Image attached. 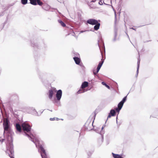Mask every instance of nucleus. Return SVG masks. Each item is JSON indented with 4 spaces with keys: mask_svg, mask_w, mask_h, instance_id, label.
<instances>
[{
    "mask_svg": "<svg viewBox=\"0 0 158 158\" xmlns=\"http://www.w3.org/2000/svg\"><path fill=\"white\" fill-rule=\"evenodd\" d=\"M13 4H10V5H9V7H10V6H13Z\"/></svg>",
    "mask_w": 158,
    "mask_h": 158,
    "instance_id": "09e8293b",
    "label": "nucleus"
},
{
    "mask_svg": "<svg viewBox=\"0 0 158 158\" xmlns=\"http://www.w3.org/2000/svg\"><path fill=\"white\" fill-rule=\"evenodd\" d=\"M96 114V113L95 112V111L94 112V115L93 116L94 117V119L92 123H91V120L90 119H89L85 123L84 125L85 127V130L87 131H90L92 130V127H93V123L94 122V120L95 119Z\"/></svg>",
    "mask_w": 158,
    "mask_h": 158,
    "instance_id": "20e7f679",
    "label": "nucleus"
},
{
    "mask_svg": "<svg viewBox=\"0 0 158 158\" xmlns=\"http://www.w3.org/2000/svg\"><path fill=\"white\" fill-rule=\"evenodd\" d=\"M0 141H1V140H0Z\"/></svg>",
    "mask_w": 158,
    "mask_h": 158,
    "instance_id": "e2e57ef3",
    "label": "nucleus"
},
{
    "mask_svg": "<svg viewBox=\"0 0 158 158\" xmlns=\"http://www.w3.org/2000/svg\"><path fill=\"white\" fill-rule=\"evenodd\" d=\"M56 120H57V121H58L59 119L57 118H56Z\"/></svg>",
    "mask_w": 158,
    "mask_h": 158,
    "instance_id": "49530a36",
    "label": "nucleus"
},
{
    "mask_svg": "<svg viewBox=\"0 0 158 158\" xmlns=\"http://www.w3.org/2000/svg\"><path fill=\"white\" fill-rule=\"evenodd\" d=\"M73 59L76 64L79 65L80 64L81 60L80 58L78 57L75 56Z\"/></svg>",
    "mask_w": 158,
    "mask_h": 158,
    "instance_id": "f8f14e48",
    "label": "nucleus"
},
{
    "mask_svg": "<svg viewBox=\"0 0 158 158\" xmlns=\"http://www.w3.org/2000/svg\"><path fill=\"white\" fill-rule=\"evenodd\" d=\"M115 109H116V112H118V113H119L120 110L121 109L119 108H118V107H116V108H115Z\"/></svg>",
    "mask_w": 158,
    "mask_h": 158,
    "instance_id": "7c9ffc66",
    "label": "nucleus"
},
{
    "mask_svg": "<svg viewBox=\"0 0 158 158\" xmlns=\"http://www.w3.org/2000/svg\"><path fill=\"white\" fill-rule=\"evenodd\" d=\"M102 85H105L108 89H110V87L109 86L107 85L106 82H105L104 81H102Z\"/></svg>",
    "mask_w": 158,
    "mask_h": 158,
    "instance_id": "b1692460",
    "label": "nucleus"
},
{
    "mask_svg": "<svg viewBox=\"0 0 158 158\" xmlns=\"http://www.w3.org/2000/svg\"><path fill=\"white\" fill-rule=\"evenodd\" d=\"M56 118H50V120L51 121H54L55 120Z\"/></svg>",
    "mask_w": 158,
    "mask_h": 158,
    "instance_id": "4c0bfd02",
    "label": "nucleus"
},
{
    "mask_svg": "<svg viewBox=\"0 0 158 158\" xmlns=\"http://www.w3.org/2000/svg\"><path fill=\"white\" fill-rule=\"evenodd\" d=\"M147 41V42H149V41Z\"/></svg>",
    "mask_w": 158,
    "mask_h": 158,
    "instance_id": "4d7b16f0",
    "label": "nucleus"
},
{
    "mask_svg": "<svg viewBox=\"0 0 158 158\" xmlns=\"http://www.w3.org/2000/svg\"><path fill=\"white\" fill-rule=\"evenodd\" d=\"M30 3L33 5H37L36 3V0H31L30 1Z\"/></svg>",
    "mask_w": 158,
    "mask_h": 158,
    "instance_id": "4be33fe9",
    "label": "nucleus"
},
{
    "mask_svg": "<svg viewBox=\"0 0 158 158\" xmlns=\"http://www.w3.org/2000/svg\"><path fill=\"white\" fill-rule=\"evenodd\" d=\"M103 2H104V1H102V0L98 2L99 4L100 5H102L103 4Z\"/></svg>",
    "mask_w": 158,
    "mask_h": 158,
    "instance_id": "72a5a7b5",
    "label": "nucleus"
},
{
    "mask_svg": "<svg viewBox=\"0 0 158 158\" xmlns=\"http://www.w3.org/2000/svg\"><path fill=\"white\" fill-rule=\"evenodd\" d=\"M32 114L35 116H39V115L38 113V112L36 111V110L35 109H34L33 111Z\"/></svg>",
    "mask_w": 158,
    "mask_h": 158,
    "instance_id": "bb28decb",
    "label": "nucleus"
},
{
    "mask_svg": "<svg viewBox=\"0 0 158 158\" xmlns=\"http://www.w3.org/2000/svg\"><path fill=\"white\" fill-rule=\"evenodd\" d=\"M101 52L102 56V58L101 59V61H100L99 63V64L98 65H99V66L101 67L104 63V59H103V56L102 55V53L101 51Z\"/></svg>",
    "mask_w": 158,
    "mask_h": 158,
    "instance_id": "f3484780",
    "label": "nucleus"
},
{
    "mask_svg": "<svg viewBox=\"0 0 158 158\" xmlns=\"http://www.w3.org/2000/svg\"><path fill=\"white\" fill-rule=\"evenodd\" d=\"M104 126H103L102 127V128H101V130L102 131H103L102 130L103 129V128H104Z\"/></svg>",
    "mask_w": 158,
    "mask_h": 158,
    "instance_id": "37998d69",
    "label": "nucleus"
},
{
    "mask_svg": "<svg viewBox=\"0 0 158 158\" xmlns=\"http://www.w3.org/2000/svg\"><path fill=\"white\" fill-rule=\"evenodd\" d=\"M36 3L37 4L40 6H42L43 4V2L41 1L40 0H36Z\"/></svg>",
    "mask_w": 158,
    "mask_h": 158,
    "instance_id": "a878e982",
    "label": "nucleus"
},
{
    "mask_svg": "<svg viewBox=\"0 0 158 158\" xmlns=\"http://www.w3.org/2000/svg\"><path fill=\"white\" fill-rule=\"evenodd\" d=\"M101 21L100 20H97L94 19H89L87 21V23L90 25H94L96 24L97 23L100 22Z\"/></svg>",
    "mask_w": 158,
    "mask_h": 158,
    "instance_id": "0eeeda50",
    "label": "nucleus"
},
{
    "mask_svg": "<svg viewBox=\"0 0 158 158\" xmlns=\"http://www.w3.org/2000/svg\"><path fill=\"white\" fill-rule=\"evenodd\" d=\"M140 61V59H138L137 63V66H138V67H139Z\"/></svg>",
    "mask_w": 158,
    "mask_h": 158,
    "instance_id": "473e14b6",
    "label": "nucleus"
},
{
    "mask_svg": "<svg viewBox=\"0 0 158 158\" xmlns=\"http://www.w3.org/2000/svg\"><path fill=\"white\" fill-rule=\"evenodd\" d=\"M126 34L127 35V36H128V37L129 38V36H128V35L127 34V33H126Z\"/></svg>",
    "mask_w": 158,
    "mask_h": 158,
    "instance_id": "3c124183",
    "label": "nucleus"
},
{
    "mask_svg": "<svg viewBox=\"0 0 158 158\" xmlns=\"http://www.w3.org/2000/svg\"><path fill=\"white\" fill-rule=\"evenodd\" d=\"M136 77H137V76H138V75H137V73H136Z\"/></svg>",
    "mask_w": 158,
    "mask_h": 158,
    "instance_id": "864d4df0",
    "label": "nucleus"
},
{
    "mask_svg": "<svg viewBox=\"0 0 158 158\" xmlns=\"http://www.w3.org/2000/svg\"><path fill=\"white\" fill-rule=\"evenodd\" d=\"M112 154L114 158H123L122 155L115 154L113 152L112 153Z\"/></svg>",
    "mask_w": 158,
    "mask_h": 158,
    "instance_id": "2eb2a0df",
    "label": "nucleus"
},
{
    "mask_svg": "<svg viewBox=\"0 0 158 158\" xmlns=\"http://www.w3.org/2000/svg\"><path fill=\"white\" fill-rule=\"evenodd\" d=\"M96 0H92L90 2H95Z\"/></svg>",
    "mask_w": 158,
    "mask_h": 158,
    "instance_id": "79ce46f5",
    "label": "nucleus"
},
{
    "mask_svg": "<svg viewBox=\"0 0 158 158\" xmlns=\"http://www.w3.org/2000/svg\"><path fill=\"white\" fill-rule=\"evenodd\" d=\"M101 136V138L99 139H98V142L99 146L101 145L102 144L104 140V136L103 135H102Z\"/></svg>",
    "mask_w": 158,
    "mask_h": 158,
    "instance_id": "a211bd4d",
    "label": "nucleus"
},
{
    "mask_svg": "<svg viewBox=\"0 0 158 158\" xmlns=\"http://www.w3.org/2000/svg\"><path fill=\"white\" fill-rule=\"evenodd\" d=\"M93 152V151H91L90 152H88L87 153V154L88 156H90L92 154Z\"/></svg>",
    "mask_w": 158,
    "mask_h": 158,
    "instance_id": "2f4dec72",
    "label": "nucleus"
},
{
    "mask_svg": "<svg viewBox=\"0 0 158 158\" xmlns=\"http://www.w3.org/2000/svg\"><path fill=\"white\" fill-rule=\"evenodd\" d=\"M52 112V110H50Z\"/></svg>",
    "mask_w": 158,
    "mask_h": 158,
    "instance_id": "6e6d98bb",
    "label": "nucleus"
},
{
    "mask_svg": "<svg viewBox=\"0 0 158 158\" xmlns=\"http://www.w3.org/2000/svg\"><path fill=\"white\" fill-rule=\"evenodd\" d=\"M15 127L16 130V131L19 132H21V125L19 123H16L15 124Z\"/></svg>",
    "mask_w": 158,
    "mask_h": 158,
    "instance_id": "9d476101",
    "label": "nucleus"
},
{
    "mask_svg": "<svg viewBox=\"0 0 158 158\" xmlns=\"http://www.w3.org/2000/svg\"><path fill=\"white\" fill-rule=\"evenodd\" d=\"M31 45L32 46H33L34 48H38V44H35V43H34V44L32 43V42H31Z\"/></svg>",
    "mask_w": 158,
    "mask_h": 158,
    "instance_id": "c85d7f7f",
    "label": "nucleus"
},
{
    "mask_svg": "<svg viewBox=\"0 0 158 158\" xmlns=\"http://www.w3.org/2000/svg\"><path fill=\"white\" fill-rule=\"evenodd\" d=\"M56 97L57 100L58 101H60L62 95V91L61 89H59L58 90H56Z\"/></svg>",
    "mask_w": 158,
    "mask_h": 158,
    "instance_id": "6e6552de",
    "label": "nucleus"
},
{
    "mask_svg": "<svg viewBox=\"0 0 158 158\" xmlns=\"http://www.w3.org/2000/svg\"><path fill=\"white\" fill-rule=\"evenodd\" d=\"M123 104L119 102L118 105V107L121 109L123 106Z\"/></svg>",
    "mask_w": 158,
    "mask_h": 158,
    "instance_id": "cd10ccee",
    "label": "nucleus"
},
{
    "mask_svg": "<svg viewBox=\"0 0 158 158\" xmlns=\"http://www.w3.org/2000/svg\"><path fill=\"white\" fill-rule=\"evenodd\" d=\"M8 20V17H7L5 21L4 22L2 23V24H1L0 25V31H1L4 27L5 26V24L7 23Z\"/></svg>",
    "mask_w": 158,
    "mask_h": 158,
    "instance_id": "dca6fc26",
    "label": "nucleus"
},
{
    "mask_svg": "<svg viewBox=\"0 0 158 158\" xmlns=\"http://www.w3.org/2000/svg\"><path fill=\"white\" fill-rule=\"evenodd\" d=\"M4 131L3 133L4 135H6V139L8 141V142L6 144L9 145L10 143H13V139L12 136L13 133L10 126L5 127L3 128Z\"/></svg>",
    "mask_w": 158,
    "mask_h": 158,
    "instance_id": "f03ea898",
    "label": "nucleus"
},
{
    "mask_svg": "<svg viewBox=\"0 0 158 158\" xmlns=\"http://www.w3.org/2000/svg\"><path fill=\"white\" fill-rule=\"evenodd\" d=\"M101 67L99 66V65H98L97 67V72L98 73L101 68Z\"/></svg>",
    "mask_w": 158,
    "mask_h": 158,
    "instance_id": "c756f323",
    "label": "nucleus"
},
{
    "mask_svg": "<svg viewBox=\"0 0 158 158\" xmlns=\"http://www.w3.org/2000/svg\"><path fill=\"white\" fill-rule=\"evenodd\" d=\"M131 28V29H133V30H135V31H136V29H135V28H133V27H131V28Z\"/></svg>",
    "mask_w": 158,
    "mask_h": 158,
    "instance_id": "c03bdc74",
    "label": "nucleus"
},
{
    "mask_svg": "<svg viewBox=\"0 0 158 158\" xmlns=\"http://www.w3.org/2000/svg\"><path fill=\"white\" fill-rule=\"evenodd\" d=\"M109 113L111 114L112 116H114L116 115V112L114 109H111Z\"/></svg>",
    "mask_w": 158,
    "mask_h": 158,
    "instance_id": "aec40b11",
    "label": "nucleus"
},
{
    "mask_svg": "<svg viewBox=\"0 0 158 158\" xmlns=\"http://www.w3.org/2000/svg\"><path fill=\"white\" fill-rule=\"evenodd\" d=\"M128 94H127V95H128Z\"/></svg>",
    "mask_w": 158,
    "mask_h": 158,
    "instance_id": "13d9d810",
    "label": "nucleus"
},
{
    "mask_svg": "<svg viewBox=\"0 0 158 158\" xmlns=\"http://www.w3.org/2000/svg\"><path fill=\"white\" fill-rule=\"evenodd\" d=\"M59 23H60L61 25L63 27H65L66 26V24L61 20L59 19L58 20Z\"/></svg>",
    "mask_w": 158,
    "mask_h": 158,
    "instance_id": "412c9836",
    "label": "nucleus"
},
{
    "mask_svg": "<svg viewBox=\"0 0 158 158\" xmlns=\"http://www.w3.org/2000/svg\"><path fill=\"white\" fill-rule=\"evenodd\" d=\"M108 119L107 118V120H106V121H107Z\"/></svg>",
    "mask_w": 158,
    "mask_h": 158,
    "instance_id": "680f3d73",
    "label": "nucleus"
},
{
    "mask_svg": "<svg viewBox=\"0 0 158 158\" xmlns=\"http://www.w3.org/2000/svg\"><path fill=\"white\" fill-rule=\"evenodd\" d=\"M99 40H98V46L99 47Z\"/></svg>",
    "mask_w": 158,
    "mask_h": 158,
    "instance_id": "de8ad7c7",
    "label": "nucleus"
},
{
    "mask_svg": "<svg viewBox=\"0 0 158 158\" xmlns=\"http://www.w3.org/2000/svg\"><path fill=\"white\" fill-rule=\"evenodd\" d=\"M79 65H80V66H81V67H84V66L83 65V64H82V63H81V64H79Z\"/></svg>",
    "mask_w": 158,
    "mask_h": 158,
    "instance_id": "a19ab883",
    "label": "nucleus"
},
{
    "mask_svg": "<svg viewBox=\"0 0 158 158\" xmlns=\"http://www.w3.org/2000/svg\"><path fill=\"white\" fill-rule=\"evenodd\" d=\"M111 116H112V115L111 114H110V113H109L107 117V119L110 118Z\"/></svg>",
    "mask_w": 158,
    "mask_h": 158,
    "instance_id": "c9c22d12",
    "label": "nucleus"
},
{
    "mask_svg": "<svg viewBox=\"0 0 158 158\" xmlns=\"http://www.w3.org/2000/svg\"><path fill=\"white\" fill-rule=\"evenodd\" d=\"M22 128L23 130V135L27 136L30 140L35 144L37 146L36 141L32 137H33V135L31 133V127L26 122L23 123L22 125Z\"/></svg>",
    "mask_w": 158,
    "mask_h": 158,
    "instance_id": "f257e3e1",
    "label": "nucleus"
},
{
    "mask_svg": "<svg viewBox=\"0 0 158 158\" xmlns=\"http://www.w3.org/2000/svg\"><path fill=\"white\" fill-rule=\"evenodd\" d=\"M139 67H138V66H137V71H136V73H137V75H138V72H139Z\"/></svg>",
    "mask_w": 158,
    "mask_h": 158,
    "instance_id": "58836bf2",
    "label": "nucleus"
},
{
    "mask_svg": "<svg viewBox=\"0 0 158 158\" xmlns=\"http://www.w3.org/2000/svg\"><path fill=\"white\" fill-rule=\"evenodd\" d=\"M117 18H116V13H115V20H114V23L115 25L117 21ZM117 31H118V29L117 27H116L115 26L114 27V35H117Z\"/></svg>",
    "mask_w": 158,
    "mask_h": 158,
    "instance_id": "9b49d317",
    "label": "nucleus"
},
{
    "mask_svg": "<svg viewBox=\"0 0 158 158\" xmlns=\"http://www.w3.org/2000/svg\"><path fill=\"white\" fill-rule=\"evenodd\" d=\"M89 83L87 81H85L83 82L81 85L80 89L77 91V93L78 94H80L87 91L88 90L85 89L88 86Z\"/></svg>",
    "mask_w": 158,
    "mask_h": 158,
    "instance_id": "39448f33",
    "label": "nucleus"
},
{
    "mask_svg": "<svg viewBox=\"0 0 158 158\" xmlns=\"http://www.w3.org/2000/svg\"><path fill=\"white\" fill-rule=\"evenodd\" d=\"M95 131L97 133H99L100 132L101 135H103L102 134L104 133L103 131H101L100 128H97L95 130Z\"/></svg>",
    "mask_w": 158,
    "mask_h": 158,
    "instance_id": "6ab92c4d",
    "label": "nucleus"
},
{
    "mask_svg": "<svg viewBox=\"0 0 158 158\" xmlns=\"http://www.w3.org/2000/svg\"><path fill=\"white\" fill-rule=\"evenodd\" d=\"M43 111H40V114L39 115H40L43 113Z\"/></svg>",
    "mask_w": 158,
    "mask_h": 158,
    "instance_id": "8fccbe9b",
    "label": "nucleus"
},
{
    "mask_svg": "<svg viewBox=\"0 0 158 158\" xmlns=\"http://www.w3.org/2000/svg\"><path fill=\"white\" fill-rule=\"evenodd\" d=\"M117 119H118V116H117V117L116 118V123H118Z\"/></svg>",
    "mask_w": 158,
    "mask_h": 158,
    "instance_id": "a18cd8bd",
    "label": "nucleus"
},
{
    "mask_svg": "<svg viewBox=\"0 0 158 158\" xmlns=\"http://www.w3.org/2000/svg\"><path fill=\"white\" fill-rule=\"evenodd\" d=\"M3 128L5 127L10 126V122L7 118H5L3 119Z\"/></svg>",
    "mask_w": 158,
    "mask_h": 158,
    "instance_id": "1a4fd4ad",
    "label": "nucleus"
},
{
    "mask_svg": "<svg viewBox=\"0 0 158 158\" xmlns=\"http://www.w3.org/2000/svg\"><path fill=\"white\" fill-rule=\"evenodd\" d=\"M98 73L97 72V71H93V74L94 75H97V74Z\"/></svg>",
    "mask_w": 158,
    "mask_h": 158,
    "instance_id": "e433bc0d",
    "label": "nucleus"
},
{
    "mask_svg": "<svg viewBox=\"0 0 158 158\" xmlns=\"http://www.w3.org/2000/svg\"><path fill=\"white\" fill-rule=\"evenodd\" d=\"M61 119V120H63V119Z\"/></svg>",
    "mask_w": 158,
    "mask_h": 158,
    "instance_id": "052dcab7",
    "label": "nucleus"
},
{
    "mask_svg": "<svg viewBox=\"0 0 158 158\" xmlns=\"http://www.w3.org/2000/svg\"><path fill=\"white\" fill-rule=\"evenodd\" d=\"M83 32V31H81V33H82V32Z\"/></svg>",
    "mask_w": 158,
    "mask_h": 158,
    "instance_id": "5fc2aeb1",
    "label": "nucleus"
},
{
    "mask_svg": "<svg viewBox=\"0 0 158 158\" xmlns=\"http://www.w3.org/2000/svg\"><path fill=\"white\" fill-rule=\"evenodd\" d=\"M38 151L40 153L42 158H47V154L45 150L42 145L39 146Z\"/></svg>",
    "mask_w": 158,
    "mask_h": 158,
    "instance_id": "423d86ee",
    "label": "nucleus"
},
{
    "mask_svg": "<svg viewBox=\"0 0 158 158\" xmlns=\"http://www.w3.org/2000/svg\"><path fill=\"white\" fill-rule=\"evenodd\" d=\"M6 148V153L8 154L10 158H15L13 144L11 143L9 145H7Z\"/></svg>",
    "mask_w": 158,
    "mask_h": 158,
    "instance_id": "7ed1b4c3",
    "label": "nucleus"
},
{
    "mask_svg": "<svg viewBox=\"0 0 158 158\" xmlns=\"http://www.w3.org/2000/svg\"><path fill=\"white\" fill-rule=\"evenodd\" d=\"M127 96L124 97L122 100L120 102V103H122V104H124V102L126 101L127 100Z\"/></svg>",
    "mask_w": 158,
    "mask_h": 158,
    "instance_id": "5701e85b",
    "label": "nucleus"
},
{
    "mask_svg": "<svg viewBox=\"0 0 158 158\" xmlns=\"http://www.w3.org/2000/svg\"><path fill=\"white\" fill-rule=\"evenodd\" d=\"M54 94L53 91L52 89H50L48 91V95L49 98L50 99H51L53 97Z\"/></svg>",
    "mask_w": 158,
    "mask_h": 158,
    "instance_id": "ddd939ff",
    "label": "nucleus"
},
{
    "mask_svg": "<svg viewBox=\"0 0 158 158\" xmlns=\"http://www.w3.org/2000/svg\"><path fill=\"white\" fill-rule=\"evenodd\" d=\"M117 36V35H116V36H115V35H114V38L113 40V42H115V41H116V40Z\"/></svg>",
    "mask_w": 158,
    "mask_h": 158,
    "instance_id": "f704fd0d",
    "label": "nucleus"
},
{
    "mask_svg": "<svg viewBox=\"0 0 158 158\" xmlns=\"http://www.w3.org/2000/svg\"><path fill=\"white\" fill-rule=\"evenodd\" d=\"M128 94H127V95H128Z\"/></svg>",
    "mask_w": 158,
    "mask_h": 158,
    "instance_id": "bf43d9fd",
    "label": "nucleus"
},
{
    "mask_svg": "<svg viewBox=\"0 0 158 158\" xmlns=\"http://www.w3.org/2000/svg\"><path fill=\"white\" fill-rule=\"evenodd\" d=\"M142 26H139V27H142Z\"/></svg>",
    "mask_w": 158,
    "mask_h": 158,
    "instance_id": "603ef678",
    "label": "nucleus"
},
{
    "mask_svg": "<svg viewBox=\"0 0 158 158\" xmlns=\"http://www.w3.org/2000/svg\"><path fill=\"white\" fill-rule=\"evenodd\" d=\"M78 16L79 17V18L81 19V14H78Z\"/></svg>",
    "mask_w": 158,
    "mask_h": 158,
    "instance_id": "ea45409f",
    "label": "nucleus"
},
{
    "mask_svg": "<svg viewBox=\"0 0 158 158\" xmlns=\"http://www.w3.org/2000/svg\"><path fill=\"white\" fill-rule=\"evenodd\" d=\"M28 0H21V3L23 5H25L27 3Z\"/></svg>",
    "mask_w": 158,
    "mask_h": 158,
    "instance_id": "393cba45",
    "label": "nucleus"
},
{
    "mask_svg": "<svg viewBox=\"0 0 158 158\" xmlns=\"http://www.w3.org/2000/svg\"><path fill=\"white\" fill-rule=\"evenodd\" d=\"M95 26L94 27V29L95 31H97L100 28V22H98L94 24Z\"/></svg>",
    "mask_w": 158,
    "mask_h": 158,
    "instance_id": "4468645a",
    "label": "nucleus"
}]
</instances>
